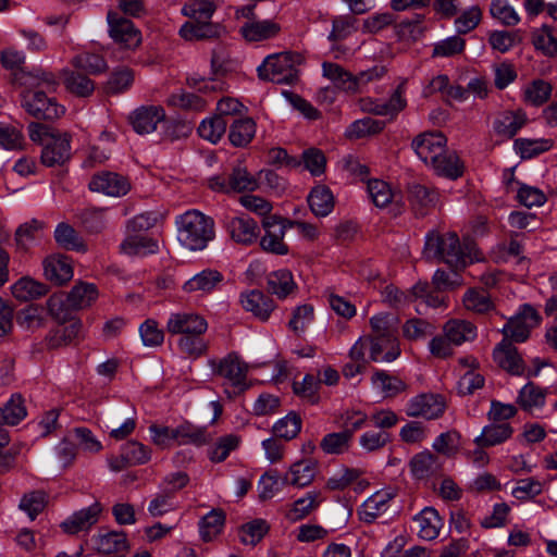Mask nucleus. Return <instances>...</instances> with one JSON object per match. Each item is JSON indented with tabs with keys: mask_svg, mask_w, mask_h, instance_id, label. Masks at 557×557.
Returning <instances> with one entry per match:
<instances>
[{
	"mask_svg": "<svg viewBox=\"0 0 557 557\" xmlns=\"http://www.w3.org/2000/svg\"><path fill=\"white\" fill-rule=\"evenodd\" d=\"M16 81L28 87L22 92V106L30 115L38 120H54L64 114V107L47 95L54 91L58 86V81L51 72H21Z\"/></svg>",
	"mask_w": 557,
	"mask_h": 557,
	"instance_id": "nucleus-1",
	"label": "nucleus"
},
{
	"mask_svg": "<svg viewBox=\"0 0 557 557\" xmlns=\"http://www.w3.org/2000/svg\"><path fill=\"white\" fill-rule=\"evenodd\" d=\"M411 147L421 161L438 176L457 180L463 174V163L456 151L447 148V138L440 132L418 135Z\"/></svg>",
	"mask_w": 557,
	"mask_h": 557,
	"instance_id": "nucleus-2",
	"label": "nucleus"
},
{
	"mask_svg": "<svg viewBox=\"0 0 557 557\" xmlns=\"http://www.w3.org/2000/svg\"><path fill=\"white\" fill-rule=\"evenodd\" d=\"M476 246L471 240L460 242L456 233L430 232L425 236L423 256L426 260L446 263L451 270L465 269L478 261Z\"/></svg>",
	"mask_w": 557,
	"mask_h": 557,
	"instance_id": "nucleus-3",
	"label": "nucleus"
},
{
	"mask_svg": "<svg viewBox=\"0 0 557 557\" xmlns=\"http://www.w3.org/2000/svg\"><path fill=\"white\" fill-rule=\"evenodd\" d=\"M177 240L189 250H203L215 236L212 218L188 210L176 218Z\"/></svg>",
	"mask_w": 557,
	"mask_h": 557,
	"instance_id": "nucleus-4",
	"label": "nucleus"
},
{
	"mask_svg": "<svg viewBox=\"0 0 557 557\" xmlns=\"http://www.w3.org/2000/svg\"><path fill=\"white\" fill-rule=\"evenodd\" d=\"M300 54L292 51L277 52L268 55L258 66V76L262 81L275 84H295L298 81Z\"/></svg>",
	"mask_w": 557,
	"mask_h": 557,
	"instance_id": "nucleus-5",
	"label": "nucleus"
},
{
	"mask_svg": "<svg viewBox=\"0 0 557 557\" xmlns=\"http://www.w3.org/2000/svg\"><path fill=\"white\" fill-rule=\"evenodd\" d=\"M541 321L542 318L536 309L529 304H524L504 325L502 330L503 339L523 343L529 338L531 330L540 325Z\"/></svg>",
	"mask_w": 557,
	"mask_h": 557,
	"instance_id": "nucleus-6",
	"label": "nucleus"
},
{
	"mask_svg": "<svg viewBox=\"0 0 557 557\" xmlns=\"http://www.w3.org/2000/svg\"><path fill=\"white\" fill-rule=\"evenodd\" d=\"M446 404L441 395L422 393L408 400L405 412L411 418L434 420L443 416Z\"/></svg>",
	"mask_w": 557,
	"mask_h": 557,
	"instance_id": "nucleus-7",
	"label": "nucleus"
},
{
	"mask_svg": "<svg viewBox=\"0 0 557 557\" xmlns=\"http://www.w3.org/2000/svg\"><path fill=\"white\" fill-rule=\"evenodd\" d=\"M110 37L125 49H135L141 42V34L132 21L109 12L107 16Z\"/></svg>",
	"mask_w": 557,
	"mask_h": 557,
	"instance_id": "nucleus-8",
	"label": "nucleus"
},
{
	"mask_svg": "<svg viewBox=\"0 0 557 557\" xmlns=\"http://www.w3.org/2000/svg\"><path fill=\"white\" fill-rule=\"evenodd\" d=\"M264 235L260 239L261 248L270 253L284 256L288 253V246L284 243L286 226L276 215L267 216L262 221Z\"/></svg>",
	"mask_w": 557,
	"mask_h": 557,
	"instance_id": "nucleus-9",
	"label": "nucleus"
},
{
	"mask_svg": "<svg viewBox=\"0 0 557 557\" xmlns=\"http://www.w3.org/2000/svg\"><path fill=\"white\" fill-rule=\"evenodd\" d=\"M215 372L239 393L248 387L246 382L248 366L236 354H228L221 359Z\"/></svg>",
	"mask_w": 557,
	"mask_h": 557,
	"instance_id": "nucleus-10",
	"label": "nucleus"
},
{
	"mask_svg": "<svg viewBox=\"0 0 557 557\" xmlns=\"http://www.w3.org/2000/svg\"><path fill=\"white\" fill-rule=\"evenodd\" d=\"M88 186L91 191L110 197L125 196L131 189V184L126 177L107 171L95 174Z\"/></svg>",
	"mask_w": 557,
	"mask_h": 557,
	"instance_id": "nucleus-11",
	"label": "nucleus"
},
{
	"mask_svg": "<svg viewBox=\"0 0 557 557\" xmlns=\"http://www.w3.org/2000/svg\"><path fill=\"white\" fill-rule=\"evenodd\" d=\"M208 323L195 312L171 313L166 322V331L172 335L205 334Z\"/></svg>",
	"mask_w": 557,
	"mask_h": 557,
	"instance_id": "nucleus-12",
	"label": "nucleus"
},
{
	"mask_svg": "<svg viewBox=\"0 0 557 557\" xmlns=\"http://www.w3.org/2000/svg\"><path fill=\"white\" fill-rule=\"evenodd\" d=\"M71 137L60 134L50 137L41 150V163L46 166L62 165L71 158Z\"/></svg>",
	"mask_w": 557,
	"mask_h": 557,
	"instance_id": "nucleus-13",
	"label": "nucleus"
},
{
	"mask_svg": "<svg viewBox=\"0 0 557 557\" xmlns=\"http://www.w3.org/2000/svg\"><path fill=\"white\" fill-rule=\"evenodd\" d=\"M493 358L496 364L511 375H522L525 363L512 342L502 339L494 348Z\"/></svg>",
	"mask_w": 557,
	"mask_h": 557,
	"instance_id": "nucleus-14",
	"label": "nucleus"
},
{
	"mask_svg": "<svg viewBox=\"0 0 557 557\" xmlns=\"http://www.w3.org/2000/svg\"><path fill=\"white\" fill-rule=\"evenodd\" d=\"M281 30L282 26L275 20L251 18L240 26L239 33L246 41L259 42L276 38Z\"/></svg>",
	"mask_w": 557,
	"mask_h": 557,
	"instance_id": "nucleus-15",
	"label": "nucleus"
},
{
	"mask_svg": "<svg viewBox=\"0 0 557 557\" xmlns=\"http://www.w3.org/2000/svg\"><path fill=\"white\" fill-rule=\"evenodd\" d=\"M408 200L416 216L422 218L438 205L440 194L434 188L414 183L408 186Z\"/></svg>",
	"mask_w": 557,
	"mask_h": 557,
	"instance_id": "nucleus-16",
	"label": "nucleus"
},
{
	"mask_svg": "<svg viewBox=\"0 0 557 557\" xmlns=\"http://www.w3.org/2000/svg\"><path fill=\"white\" fill-rule=\"evenodd\" d=\"M165 119V111L161 106H143L129 115V122L137 134H150L157 129L160 122Z\"/></svg>",
	"mask_w": 557,
	"mask_h": 557,
	"instance_id": "nucleus-17",
	"label": "nucleus"
},
{
	"mask_svg": "<svg viewBox=\"0 0 557 557\" xmlns=\"http://www.w3.org/2000/svg\"><path fill=\"white\" fill-rule=\"evenodd\" d=\"M101 511V505L96 502L87 508L73 512L61 523V528L67 534L87 531L98 522Z\"/></svg>",
	"mask_w": 557,
	"mask_h": 557,
	"instance_id": "nucleus-18",
	"label": "nucleus"
},
{
	"mask_svg": "<svg viewBox=\"0 0 557 557\" xmlns=\"http://www.w3.org/2000/svg\"><path fill=\"white\" fill-rule=\"evenodd\" d=\"M239 300L246 311L251 312L255 318L262 322L270 318L276 307L271 297L258 289L242 293Z\"/></svg>",
	"mask_w": 557,
	"mask_h": 557,
	"instance_id": "nucleus-19",
	"label": "nucleus"
},
{
	"mask_svg": "<svg viewBox=\"0 0 557 557\" xmlns=\"http://www.w3.org/2000/svg\"><path fill=\"white\" fill-rule=\"evenodd\" d=\"M227 231L234 242L245 246L256 243L260 233L257 222L248 215L232 218Z\"/></svg>",
	"mask_w": 557,
	"mask_h": 557,
	"instance_id": "nucleus-20",
	"label": "nucleus"
},
{
	"mask_svg": "<svg viewBox=\"0 0 557 557\" xmlns=\"http://www.w3.org/2000/svg\"><path fill=\"white\" fill-rule=\"evenodd\" d=\"M395 494L389 490H381L371 495L360 507L358 513L361 521L374 522L379 517L386 513L391 500Z\"/></svg>",
	"mask_w": 557,
	"mask_h": 557,
	"instance_id": "nucleus-21",
	"label": "nucleus"
},
{
	"mask_svg": "<svg viewBox=\"0 0 557 557\" xmlns=\"http://www.w3.org/2000/svg\"><path fill=\"white\" fill-rule=\"evenodd\" d=\"M318 463L312 459H302L294 462L282 479V484H288L295 487H306L310 485L317 474Z\"/></svg>",
	"mask_w": 557,
	"mask_h": 557,
	"instance_id": "nucleus-22",
	"label": "nucleus"
},
{
	"mask_svg": "<svg viewBox=\"0 0 557 557\" xmlns=\"http://www.w3.org/2000/svg\"><path fill=\"white\" fill-rule=\"evenodd\" d=\"M178 33L185 40L193 41L218 38L224 33V28L210 21L189 20L181 26Z\"/></svg>",
	"mask_w": 557,
	"mask_h": 557,
	"instance_id": "nucleus-23",
	"label": "nucleus"
},
{
	"mask_svg": "<svg viewBox=\"0 0 557 557\" xmlns=\"http://www.w3.org/2000/svg\"><path fill=\"white\" fill-rule=\"evenodd\" d=\"M528 117L523 110L504 111L493 123L495 133L507 139L512 138L525 124Z\"/></svg>",
	"mask_w": 557,
	"mask_h": 557,
	"instance_id": "nucleus-24",
	"label": "nucleus"
},
{
	"mask_svg": "<svg viewBox=\"0 0 557 557\" xmlns=\"http://www.w3.org/2000/svg\"><path fill=\"white\" fill-rule=\"evenodd\" d=\"M91 541L94 548L102 555L117 554L129 549L126 533L123 531L99 533L94 535Z\"/></svg>",
	"mask_w": 557,
	"mask_h": 557,
	"instance_id": "nucleus-25",
	"label": "nucleus"
},
{
	"mask_svg": "<svg viewBox=\"0 0 557 557\" xmlns=\"http://www.w3.org/2000/svg\"><path fill=\"white\" fill-rule=\"evenodd\" d=\"M417 525L418 536L431 541L438 536L443 521L433 507H425L413 517Z\"/></svg>",
	"mask_w": 557,
	"mask_h": 557,
	"instance_id": "nucleus-26",
	"label": "nucleus"
},
{
	"mask_svg": "<svg viewBox=\"0 0 557 557\" xmlns=\"http://www.w3.org/2000/svg\"><path fill=\"white\" fill-rule=\"evenodd\" d=\"M224 280L223 274L214 269H205L195 274L183 285L186 293H212Z\"/></svg>",
	"mask_w": 557,
	"mask_h": 557,
	"instance_id": "nucleus-27",
	"label": "nucleus"
},
{
	"mask_svg": "<svg viewBox=\"0 0 557 557\" xmlns=\"http://www.w3.org/2000/svg\"><path fill=\"white\" fill-rule=\"evenodd\" d=\"M370 359L374 362H392L400 355L398 337H368Z\"/></svg>",
	"mask_w": 557,
	"mask_h": 557,
	"instance_id": "nucleus-28",
	"label": "nucleus"
},
{
	"mask_svg": "<svg viewBox=\"0 0 557 557\" xmlns=\"http://www.w3.org/2000/svg\"><path fill=\"white\" fill-rule=\"evenodd\" d=\"M409 466L411 474L418 480L435 475L442 470V461L430 450L416 454Z\"/></svg>",
	"mask_w": 557,
	"mask_h": 557,
	"instance_id": "nucleus-29",
	"label": "nucleus"
},
{
	"mask_svg": "<svg viewBox=\"0 0 557 557\" xmlns=\"http://www.w3.org/2000/svg\"><path fill=\"white\" fill-rule=\"evenodd\" d=\"M513 428L509 423L492 422L482 429L480 435L474 438L476 446L493 447L511 438Z\"/></svg>",
	"mask_w": 557,
	"mask_h": 557,
	"instance_id": "nucleus-30",
	"label": "nucleus"
},
{
	"mask_svg": "<svg viewBox=\"0 0 557 557\" xmlns=\"http://www.w3.org/2000/svg\"><path fill=\"white\" fill-rule=\"evenodd\" d=\"M44 273L48 281L62 285L72 278L73 268L66 257L52 256L45 259Z\"/></svg>",
	"mask_w": 557,
	"mask_h": 557,
	"instance_id": "nucleus-31",
	"label": "nucleus"
},
{
	"mask_svg": "<svg viewBox=\"0 0 557 557\" xmlns=\"http://www.w3.org/2000/svg\"><path fill=\"white\" fill-rule=\"evenodd\" d=\"M516 403L527 412L540 410L545 406L546 391L533 382H528L518 392Z\"/></svg>",
	"mask_w": 557,
	"mask_h": 557,
	"instance_id": "nucleus-32",
	"label": "nucleus"
},
{
	"mask_svg": "<svg viewBox=\"0 0 557 557\" xmlns=\"http://www.w3.org/2000/svg\"><path fill=\"white\" fill-rule=\"evenodd\" d=\"M443 333L454 346H460L466 342L475 339L476 326L467 320L451 319L444 324Z\"/></svg>",
	"mask_w": 557,
	"mask_h": 557,
	"instance_id": "nucleus-33",
	"label": "nucleus"
},
{
	"mask_svg": "<svg viewBox=\"0 0 557 557\" xmlns=\"http://www.w3.org/2000/svg\"><path fill=\"white\" fill-rule=\"evenodd\" d=\"M268 288L271 294L285 299L296 293L297 284L290 271L281 269L268 275Z\"/></svg>",
	"mask_w": 557,
	"mask_h": 557,
	"instance_id": "nucleus-34",
	"label": "nucleus"
},
{
	"mask_svg": "<svg viewBox=\"0 0 557 557\" xmlns=\"http://www.w3.org/2000/svg\"><path fill=\"white\" fill-rule=\"evenodd\" d=\"M321 503V493L310 491L292 504L290 509L286 513V518L292 522L302 520L317 510Z\"/></svg>",
	"mask_w": 557,
	"mask_h": 557,
	"instance_id": "nucleus-35",
	"label": "nucleus"
},
{
	"mask_svg": "<svg viewBox=\"0 0 557 557\" xmlns=\"http://www.w3.org/2000/svg\"><path fill=\"white\" fill-rule=\"evenodd\" d=\"M120 247L125 255L145 256L157 252L158 243L141 234L127 233L126 238L122 242Z\"/></svg>",
	"mask_w": 557,
	"mask_h": 557,
	"instance_id": "nucleus-36",
	"label": "nucleus"
},
{
	"mask_svg": "<svg viewBox=\"0 0 557 557\" xmlns=\"http://www.w3.org/2000/svg\"><path fill=\"white\" fill-rule=\"evenodd\" d=\"M70 306L76 311L90 307L98 298V289L95 284L78 282L67 294Z\"/></svg>",
	"mask_w": 557,
	"mask_h": 557,
	"instance_id": "nucleus-37",
	"label": "nucleus"
},
{
	"mask_svg": "<svg viewBox=\"0 0 557 557\" xmlns=\"http://www.w3.org/2000/svg\"><path fill=\"white\" fill-rule=\"evenodd\" d=\"M462 305L466 310L475 314H485L495 308L490 294L479 288L467 289L462 296Z\"/></svg>",
	"mask_w": 557,
	"mask_h": 557,
	"instance_id": "nucleus-38",
	"label": "nucleus"
},
{
	"mask_svg": "<svg viewBox=\"0 0 557 557\" xmlns=\"http://www.w3.org/2000/svg\"><path fill=\"white\" fill-rule=\"evenodd\" d=\"M256 135V123L250 117L237 119L230 125L228 139L234 147H246Z\"/></svg>",
	"mask_w": 557,
	"mask_h": 557,
	"instance_id": "nucleus-39",
	"label": "nucleus"
},
{
	"mask_svg": "<svg viewBox=\"0 0 557 557\" xmlns=\"http://www.w3.org/2000/svg\"><path fill=\"white\" fill-rule=\"evenodd\" d=\"M322 71L323 75L337 88L348 92H356L355 75L346 71L339 64L324 62L322 64Z\"/></svg>",
	"mask_w": 557,
	"mask_h": 557,
	"instance_id": "nucleus-40",
	"label": "nucleus"
},
{
	"mask_svg": "<svg viewBox=\"0 0 557 557\" xmlns=\"http://www.w3.org/2000/svg\"><path fill=\"white\" fill-rule=\"evenodd\" d=\"M311 211L317 216L329 215L334 208V197L329 187L319 185L308 196Z\"/></svg>",
	"mask_w": 557,
	"mask_h": 557,
	"instance_id": "nucleus-41",
	"label": "nucleus"
},
{
	"mask_svg": "<svg viewBox=\"0 0 557 557\" xmlns=\"http://www.w3.org/2000/svg\"><path fill=\"white\" fill-rule=\"evenodd\" d=\"M399 320L392 313H377L370 319V337H397Z\"/></svg>",
	"mask_w": 557,
	"mask_h": 557,
	"instance_id": "nucleus-42",
	"label": "nucleus"
},
{
	"mask_svg": "<svg viewBox=\"0 0 557 557\" xmlns=\"http://www.w3.org/2000/svg\"><path fill=\"white\" fill-rule=\"evenodd\" d=\"M228 189L231 193L253 191L259 187L258 178L243 165L234 166L228 175Z\"/></svg>",
	"mask_w": 557,
	"mask_h": 557,
	"instance_id": "nucleus-43",
	"label": "nucleus"
},
{
	"mask_svg": "<svg viewBox=\"0 0 557 557\" xmlns=\"http://www.w3.org/2000/svg\"><path fill=\"white\" fill-rule=\"evenodd\" d=\"M47 293V285L29 277H22L12 285L13 296L22 301L39 298Z\"/></svg>",
	"mask_w": 557,
	"mask_h": 557,
	"instance_id": "nucleus-44",
	"label": "nucleus"
},
{
	"mask_svg": "<svg viewBox=\"0 0 557 557\" xmlns=\"http://www.w3.org/2000/svg\"><path fill=\"white\" fill-rule=\"evenodd\" d=\"M553 147L552 139L547 138H518L513 143L515 151L522 159H531L543 152L548 151Z\"/></svg>",
	"mask_w": 557,
	"mask_h": 557,
	"instance_id": "nucleus-45",
	"label": "nucleus"
},
{
	"mask_svg": "<svg viewBox=\"0 0 557 557\" xmlns=\"http://www.w3.org/2000/svg\"><path fill=\"white\" fill-rule=\"evenodd\" d=\"M407 106L405 99V84L401 83L397 86L389 100L382 104H375L374 108H368L370 113L382 116H395Z\"/></svg>",
	"mask_w": 557,
	"mask_h": 557,
	"instance_id": "nucleus-46",
	"label": "nucleus"
},
{
	"mask_svg": "<svg viewBox=\"0 0 557 557\" xmlns=\"http://www.w3.org/2000/svg\"><path fill=\"white\" fill-rule=\"evenodd\" d=\"M531 40L534 48L537 51H541L544 55H557V36L550 27L544 25L534 29L532 32Z\"/></svg>",
	"mask_w": 557,
	"mask_h": 557,
	"instance_id": "nucleus-47",
	"label": "nucleus"
},
{
	"mask_svg": "<svg viewBox=\"0 0 557 557\" xmlns=\"http://www.w3.org/2000/svg\"><path fill=\"white\" fill-rule=\"evenodd\" d=\"M227 127L225 117L221 115H212L205 119L198 126V134L201 138L216 144L224 136Z\"/></svg>",
	"mask_w": 557,
	"mask_h": 557,
	"instance_id": "nucleus-48",
	"label": "nucleus"
},
{
	"mask_svg": "<svg viewBox=\"0 0 557 557\" xmlns=\"http://www.w3.org/2000/svg\"><path fill=\"white\" fill-rule=\"evenodd\" d=\"M552 85L544 79H534L523 89V101L528 104L540 107L544 104L552 95Z\"/></svg>",
	"mask_w": 557,
	"mask_h": 557,
	"instance_id": "nucleus-49",
	"label": "nucleus"
},
{
	"mask_svg": "<svg viewBox=\"0 0 557 557\" xmlns=\"http://www.w3.org/2000/svg\"><path fill=\"white\" fill-rule=\"evenodd\" d=\"M54 239L67 250L85 251L86 246L77 232L67 223H59L54 230Z\"/></svg>",
	"mask_w": 557,
	"mask_h": 557,
	"instance_id": "nucleus-50",
	"label": "nucleus"
},
{
	"mask_svg": "<svg viewBox=\"0 0 557 557\" xmlns=\"http://www.w3.org/2000/svg\"><path fill=\"white\" fill-rule=\"evenodd\" d=\"M81 322H74L64 327L51 331L45 338L46 346L49 349H55L71 344L81 332Z\"/></svg>",
	"mask_w": 557,
	"mask_h": 557,
	"instance_id": "nucleus-51",
	"label": "nucleus"
},
{
	"mask_svg": "<svg viewBox=\"0 0 557 557\" xmlns=\"http://www.w3.org/2000/svg\"><path fill=\"white\" fill-rule=\"evenodd\" d=\"M225 522V516L222 510L213 509L207 513L199 522L201 539L206 542L211 541L221 533Z\"/></svg>",
	"mask_w": 557,
	"mask_h": 557,
	"instance_id": "nucleus-52",
	"label": "nucleus"
},
{
	"mask_svg": "<svg viewBox=\"0 0 557 557\" xmlns=\"http://www.w3.org/2000/svg\"><path fill=\"white\" fill-rule=\"evenodd\" d=\"M72 65L91 75L103 73L107 69L106 60L96 53L82 52L72 59Z\"/></svg>",
	"mask_w": 557,
	"mask_h": 557,
	"instance_id": "nucleus-53",
	"label": "nucleus"
},
{
	"mask_svg": "<svg viewBox=\"0 0 557 557\" xmlns=\"http://www.w3.org/2000/svg\"><path fill=\"white\" fill-rule=\"evenodd\" d=\"M47 308L50 315L58 322H65L70 320L76 311L75 308L70 306L67 294L64 293L51 295L47 300Z\"/></svg>",
	"mask_w": 557,
	"mask_h": 557,
	"instance_id": "nucleus-54",
	"label": "nucleus"
},
{
	"mask_svg": "<svg viewBox=\"0 0 557 557\" xmlns=\"http://www.w3.org/2000/svg\"><path fill=\"white\" fill-rule=\"evenodd\" d=\"M240 437L235 434H226L216 440L209 449V458L212 462L224 461L232 451L238 448Z\"/></svg>",
	"mask_w": 557,
	"mask_h": 557,
	"instance_id": "nucleus-55",
	"label": "nucleus"
},
{
	"mask_svg": "<svg viewBox=\"0 0 557 557\" xmlns=\"http://www.w3.org/2000/svg\"><path fill=\"white\" fill-rule=\"evenodd\" d=\"M301 425V418L292 411L273 425V433L276 437L289 441L299 434Z\"/></svg>",
	"mask_w": 557,
	"mask_h": 557,
	"instance_id": "nucleus-56",
	"label": "nucleus"
},
{
	"mask_svg": "<svg viewBox=\"0 0 557 557\" xmlns=\"http://www.w3.org/2000/svg\"><path fill=\"white\" fill-rule=\"evenodd\" d=\"M367 191L372 202L377 208H384L389 205L394 198V193L388 183L382 180H370L367 183Z\"/></svg>",
	"mask_w": 557,
	"mask_h": 557,
	"instance_id": "nucleus-57",
	"label": "nucleus"
},
{
	"mask_svg": "<svg viewBox=\"0 0 557 557\" xmlns=\"http://www.w3.org/2000/svg\"><path fill=\"white\" fill-rule=\"evenodd\" d=\"M314 320V309L311 305L304 304L296 307L292 313V318L288 322V327L296 335L305 333L307 327Z\"/></svg>",
	"mask_w": 557,
	"mask_h": 557,
	"instance_id": "nucleus-58",
	"label": "nucleus"
},
{
	"mask_svg": "<svg viewBox=\"0 0 557 557\" xmlns=\"http://www.w3.org/2000/svg\"><path fill=\"white\" fill-rule=\"evenodd\" d=\"M123 460L128 466L144 465L150 460L151 450L137 441H129L122 446Z\"/></svg>",
	"mask_w": 557,
	"mask_h": 557,
	"instance_id": "nucleus-59",
	"label": "nucleus"
},
{
	"mask_svg": "<svg viewBox=\"0 0 557 557\" xmlns=\"http://www.w3.org/2000/svg\"><path fill=\"white\" fill-rule=\"evenodd\" d=\"M64 85L69 91L78 97H88L95 90V84L87 76L72 71L64 72Z\"/></svg>",
	"mask_w": 557,
	"mask_h": 557,
	"instance_id": "nucleus-60",
	"label": "nucleus"
},
{
	"mask_svg": "<svg viewBox=\"0 0 557 557\" xmlns=\"http://www.w3.org/2000/svg\"><path fill=\"white\" fill-rule=\"evenodd\" d=\"M384 126L385 123L383 121L368 116L351 123L346 131V135L349 138H362L380 133Z\"/></svg>",
	"mask_w": 557,
	"mask_h": 557,
	"instance_id": "nucleus-61",
	"label": "nucleus"
},
{
	"mask_svg": "<svg viewBox=\"0 0 557 557\" xmlns=\"http://www.w3.org/2000/svg\"><path fill=\"white\" fill-rule=\"evenodd\" d=\"M373 384L379 387L386 397H394L406 391L407 385L400 379L387 374L385 371H376L372 377Z\"/></svg>",
	"mask_w": 557,
	"mask_h": 557,
	"instance_id": "nucleus-62",
	"label": "nucleus"
},
{
	"mask_svg": "<svg viewBox=\"0 0 557 557\" xmlns=\"http://www.w3.org/2000/svg\"><path fill=\"white\" fill-rule=\"evenodd\" d=\"M216 10V5L211 0H196L195 2L183 5L181 13L195 21H210Z\"/></svg>",
	"mask_w": 557,
	"mask_h": 557,
	"instance_id": "nucleus-63",
	"label": "nucleus"
},
{
	"mask_svg": "<svg viewBox=\"0 0 557 557\" xmlns=\"http://www.w3.org/2000/svg\"><path fill=\"white\" fill-rule=\"evenodd\" d=\"M176 442L178 445H203L207 443L208 437L206 430L195 426L190 423H183L175 428Z\"/></svg>",
	"mask_w": 557,
	"mask_h": 557,
	"instance_id": "nucleus-64",
	"label": "nucleus"
}]
</instances>
